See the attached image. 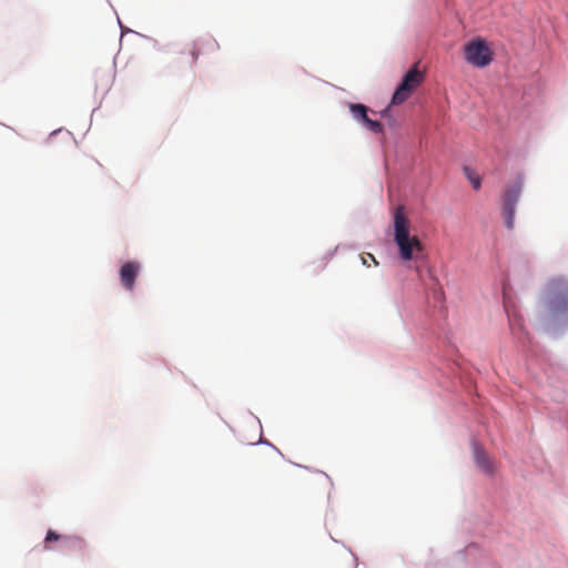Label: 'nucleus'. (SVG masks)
Listing matches in <instances>:
<instances>
[{"instance_id": "obj_4", "label": "nucleus", "mask_w": 568, "mask_h": 568, "mask_svg": "<svg viewBox=\"0 0 568 568\" xmlns=\"http://www.w3.org/2000/svg\"><path fill=\"white\" fill-rule=\"evenodd\" d=\"M523 185L517 182L515 185L508 187L504 193V209L503 214L505 216L506 226L513 229L514 217L516 212V203L519 200Z\"/></svg>"}, {"instance_id": "obj_12", "label": "nucleus", "mask_w": 568, "mask_h": 568, "mask_svg": "<svg viewBox=\"0 0 568 568\" xmlns=\"http://www.w3.org/2000/svg\"><path fill=\"white\" fill-rule=\"evenodd\" d=\"M362 261H363V264L368 265V266H369L368 262H371V261H372V263H374V265H378V262L376 261L375 256L369 253L366 256H362Z\"/></svg>"}, {"instance_id": "obj_1", "label": "nucleus", "mask_w": 568, "mask_h": 568, "mask_svg": "<svg viewBox=\"0 0 568 568\" xmlns=\"http://www.w3.org/2000/svg\"><path fill=\"white\" fill-rule=\"evenodd\" d=\"M409 226L404 205H398L394 211V241L398 246L399 257L404 262L417 260L424 251L419 239L409 234Z\"/></svg>"}, {"instance_id": "obj_11", "label": "nucleus", "mask_w": 568, "mask_h": 568, "mask_svg": "<svg viewBox=\"0 0 568 568\" xmlns=\"http://www.w3.org/2000/svg\"><path fill=\"white\" fill-rule=\"evenodd\" d=\"M65 538L64 536L58 535L53 530H49L45 536V542L55 541Z\"/></svg>"}, {"instance_id": "obj_9", "label": "nucleus", "mask_w": 568, "mask_h": 568, "mask_svg": "<svg viewBox=\"0 0 568 568\" xmlns=\"http://www.w3.org/2000/svg\"><path fill=\"white\" fill-rule=\"evenodd\" d=\"M464 172L466 174V176L468 178V180L470 181V183L473 184V187L475 190H479L480 185H481V180L479 178V175L474 171L471 170L470 168H464Z\"/></svg>"}, {"instance_id": "obj_10", "label": "nucleus", "mask_w": 568, "mask_h": 568, "mask_svg": "<svg viewBox=\"0 0 568 568\" xmlns=\"http://www.w3.org/2000/svg\"><path fill=\"white\" fill-rule=\"evenodd\" d=\"M365 126L373 133H382L383 132V125L378 121H375L372 119H369L365 122Z\"/></svg>"}, {"instance_id": "obj_7", "label": "nucleus", "mask_w": 568, "mask_h": 568, "mask_svg": "<svg viewBox=\"0 0 568 568\" xmlns=\"http://www.w3.org/2000/svg\"><path fill=\"white\" fill-rule=\"evenodd\" d=\"M473 455L476 465L487 475H491L495 470L494 463L486 455L485 450L477 443L473 445Z\"/></svg>"}, {"instance_id": "obj_6", "label": "nucleus", "mask_w": 568, "mask_h": 568, "mask_svg": "<svg viewBox=\"0 0 568 568\" xmlns=\"http://www.w3.org/2000/svg\"><path fill=\"white\" fill-rule=\"evenodd\" d=\"M141 266L138 262H125L120 268V280L122 286L132 291L135 280L140 273Z\"/></svg>"}, {"instance_id": "obj_5", "label": "nucleus", "mask_w": 568, "mask_h": 568, "mask_svg": "<svg viewBox=\"0 0 568 568\" xmlns=\"http://www.w3.org/2000/svg\"><path fill=\"white\" fill-rule=\"evenodd\" d=\"M220 49V44L214 38L205 37L195 40L190 49L192 63L195 64L201 55H214Z\"/></svg>"}, {"instance_id": "obj_8", "label": "nucleus", "mask_w": 568, "mask_h": 568, "mask_svg": "<svg viewBox=\"0 0 568 568\" xmlns=\"http://www.w3.org/2000/svg\"><path fill=\"white\" fill-rule=\"evenodd\" d=\"M349 110L353 116L361 123L365 125V122L369 120L367 112L368 108L361 103H352L349 104Z\"/></svg>"}, {"instance_id": "obj_2", "label": "nucleus", "mask_w": 568, "mask_h": 568, "mask_svg": "<svg viewBox=\"0 0 568 568\" xmlns=\"http://www.w3.org/2000/svg\"><path fill=\"white\" fill-rule=\"evenodd\" d=\"M424 73L419 71L416 63L403 78L392 98V104L404 103L412 93L423 83Z\"/></svg>"}, {"instance_id": "obj_3", "label": "nucleus", "mask_w": 568, "mask_h": 568, "mask_svg": "<svg viewBox=\"0 0 568 568\" xmlns=\"http://www.w3.org/2000/svg\"><path fill=\"white\" fill-rule=\"evenodd\" d=\"M466 61L477 68L487 67L493 60V52L481 38L468 41L464 47Z\"/></svg>"}]
</instances>
